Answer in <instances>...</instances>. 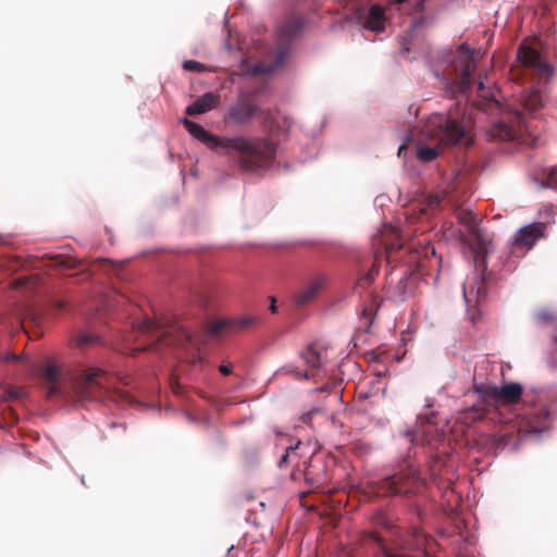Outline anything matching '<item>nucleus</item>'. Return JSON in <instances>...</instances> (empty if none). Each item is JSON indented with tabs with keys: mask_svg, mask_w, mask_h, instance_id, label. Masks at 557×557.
<instances>
[{
	"mask_svg": "<svg viewBox=\"0 0 557 557\" xmlns=\"http://www.w3.org/2000/svg\"><path fill=\"white\" fill-rule=\"evenodd\" d=\"M473 392L478 394L479 401L469 410L468 414L472 421L485 419L490 413H494L495 405L517 404L523 395V387L520 383L510 382L502 386L495 384H474Z\"/></svg>",
	"mask_w": 557,
	"mask_h": 557,
	"instance_id": "39448f33",
	"label": "nucleus"
},
{
	"mask_svg": "<svg viewBox=\"0 0 557 557\" xmlns=\"http://www.w3.org/2000/svg\"><path fill=\"white\" fill-rule=\"evenodd\" d=\"M372 520L377 525H383V527H386V528H392V523L388 520V517H387L386 512L383 511V510H377L373 515Z\"/></svg>",
	"mask_w": 557,
	"mask_h": 557,
	"instance_id": "c756f323",
	"label": "nucleus"
},
{
	"mask_svg": "<svg viewBox=\"0 0 557 557\" xmlns=\"http://www.w3.org/2000/svg\"><path fill=\"white\" fill-rule=\"evenodd\" d=\"M372 520L377 525H383V527H386V528H392V523L388 520V517H387L386 512L383 511V510H377L373 515Z\"/></svg>",
	"mask_w": 557,
	"mask_h": 557,
	"instance_id": "7c9ffc66",
	"label": "nucleus"
},
{
	"mask_svg": "<svg viewBox=\"0 0 557 557\" xmlns=\"http://www.w3.org/2000/svg\"><path fill=\"white\" fill-rule=\"evenodd\" d=\"M557 401V388L536 393L530 397L527 395L525 403L529 408L519 418L518 429L521 433H540L549 428L552 417L556 414L547 408V404Z\"/></svg>",
	"mask_w": 557,
	"mask_h": 557,
	"instance_id": "423d86ee",
	"label": "nucleus"
},
{
	"mask_svg": "<svg viewBox=\"0 0 557 557\" xmlns=\"http://www.w3.org/2000/svg\"><path fill=\"white\" fill-rule=\"evenodd\" d=\"M302 446V443L298 441L295 445H290L285 449V453L281 456L277 466L283 469L286 468L289 463H294L299 458L297 450Z\"/></svg>",
	"mask_w": 557,
	"mask_h": 557,
	"instance_id": "393cba45",
	"label": "nucleus"
},
{
	"mask_svg": "<svg viewBox=\"0 0 557 557\" xmlns=\"http://www.w3.org/2000/svg\"><path fill=\"white\" fill-rule=\"evenodd\" d=\"M416 285L417 277L414 275H409L401 278L395 288L396 299L399 301L407 300L410 296L413 295Z\"/></svg>",
	"mask_w": 557,
	"mask_h": 557,
	"instance_id": "5701e85b",
	"label": "nucleus"
},
{
	"mask_svg": "<svg viewBox=\"0 0 557 557\" xmlns=\"http://www.w3.org/2000/svg\"><path fill=\"white\" fill-rule=\"evenodd\" d=\"M257 114L261 119V122H262L263 126L267 127V128H271V124H272L273 119H274L272 110H270V109L259 110L258 109Z\"/></svg>",
	"mask_w": 557,
	"mask_h": 557,
	"instance_id": "2f4dec72",
	"label": "nucleus"
},
{
	"mask_svg": "<svg viewBox=\"0 0 557 557\" xmlns=\"http://www.w3.org/2000/svg\"><path fill=\"white\" fill-rule=\"evenodd\" d=\"M423 485L418 472L412 467H406L394 473L380 483L377 494L386 496L389 494H409L418 491Z\"/></svg>",
	"mask_w": 557,
	"mask_h": 557,
	"instance_id": "6e6552de",
	"label": "nucleus"
},
{
	"mask_svg": "<svg viewBox=\"0 0 557 557\" xmlns=\"http://www.w3.org/2000/svg\"><path fill=\"white\" fill-rule=\"evenodd\" d=\"M258 106L248 96H242L230 108L225 121L235 125H246L257 114Z\"/></svg>",
	"mask_w": 557,
	"mask_h": 557,
	"instance_id": "ddd939ff",
	"label": "nucleus"
},
{
	"mask_svg": "<svg viewBox=\"0 0 557 557\" xmlns=\"http://www.w3.org/2000/svg\"><path fill=\"white\" fill-rule=\"evenodd\" d=\"M182 122L191 136L209 148L218 149L225 154L231 151L238 152L240 156L238 162L244 170L253 171L261 166V163L272 160L275 156L276 145L269 138L249 140L243 136L216 137L188 119H183Z\"/></svg>",
	"mask_w": 557,
	"mask_h": 557,
	"instance_id": "f257e3e1",
	"label": "nucleus"
},
{
	"mask_svg": "<svg viewBox=\"0 0 557 557\" xmlns=\"http://www.w3.org/2000/svg\"><path fill=\"white\" fill-rule=\"evenodd\" d=\"M270 299H271L270 310H271L272 313H275L276 310H277V307H276V304H275L276 302L275 298L274 297H270Z\"/></svg>",
	"mask_w": 557,
	"mask_h": 557,
	"instance_id": "79ce46f5",
	"label": "nucleus"
},
{
	"mask_svg": "<svg viewBox=\"0 0 557 557\" xmlns=\"http://www.w3.org/2000/svg\"><path fill=\"white\" fill-rule=\"evenodd\" d=\"M478 90H479V96L481 98L488 100V101L497 102L494 91L491 88L485 87V85L482 81H480L478 84Z\"/></svg>",
	"mask_w": 557,
	"mask_h": 557,
	"instance_id": "c85d7f7f",
	"label": "nucleus"
},
{
	"mask_svg": "<svg viewBox=\"0 0 557 557\" xmlns=\"http://www.w3.org/2000/svg\"><path fill=\"white\" fill-rule=\"evenodd\" d=\"M259 318L256 315H240L230 319H221L210 324L209 333L211 335H218L222 331H228L232 333L247 331L259 324Z\"/></svg>",
	"mask_w": 557,
	"mask_h": 557,
	"instance_id": "f8f14e48",
	"label": "nucleus"
},
{
	"mask_svg": "<svg viewBox=\"0 0 557 557\" xmlns=\"http://www.w3.org/2000/svg\"><path fill=\"white\" fill-rule=\"evenodd\" d=\"M67 304L65 300H55L53 307L57 311H62L66 308Z\"/></svg>",
	"mask_w": 557,
	"mask_h": 557,
	"instance_id": "58836bf2",
	"label": "nucleus"
},
{
	"mask_svg": "<svg viewBox=\"0 0 557 557\" xmlns=\"http://www.w3.org/2000/svg\"><path fill=\"white\" fill-rule=\"evenodd\" d=\"M445 197H446V195H438V194L429 196V198H428L429 206L431 208L438 207Z\"/></svg>",
	"mask_w": 557,
	"mask_h": 557,
	"instance_id": "e433bc0d",
	"label": "nucleus"
},
{
	"mask_svg": "<svg viewBox=\"0 0 557 557\" xmlns=\"http://www.w3.org/2000/svg\"><path fill=\"white\" fill-rule=\"evenodd\" d=\"M72 397L76 403L85 405L110 397L114 401L127 400L124 392H109L111 376L99 368H82L71 371L66 377Z\"/></svg>",
	"mask_w": 557,
	"mask_h": 557,
	"instance_id": "20e7f679",
	"label": "nucleus"
},
{
	"mask_svg": "<svg viewBox=\"0 0 557 557\" xmlns=\"http://www.w3.org/2000/svg\"><path fill=\"white\" fill-rule=\"evenodd\" d=\"M299 358L306 366V369L297 367L293 372L298 377L306 380H315L324 372L326 363V351L319 343L309 344L299 352Z\"/></svg>",
	"mask_w": 557,
	"mask_h": 557,
	"instance_id": "1a4fd4ad",
	"label": "nucleus"
},
{
	"mask_svg": "<svg viewBox=\"0 0 557 557\" xmlns=\"http://www.w3.org/2000/svg\"><path fill=\"white\" fill-rule=\"evenodd\" d=\"M138 332L148 342L147 346L136 348L138 351L160 350L162 347L178 345L186 350V361L196 366L205 362L200 355L201 338L190 333L177 321L168 319H145L137 323Z\"/></svg>",
	"mask_w": 557,
	"mask_h": 557,
	"instance_id": "f03ea898",
	"label": "nucleus"
},
{
	"mask_svg": "<svg viewBox=\"0 0 557 557\" xmlns=\"http://www.w3.org/2000/svg\"><path fill=\"white\" fill-rule=\"evenodd\" d=\"M50 259L51 265L57 269H73L78 263L74 257H64L61 255L52 256Z\"/></svg>",
	"mask_w": 557,
	"mask_h": 557,
	"instance_id": "cd10ccee",
	"label": "nucleus"
},
{
	"mask_svg": "<svg viewBox=\"0 0 557 557\" xmlns=\"http://www.w3.org/2000/svg\"><path fill=\"white\" fill-rule=\"evenodd\" d=\"M404 150H406V145H401V146L399 147V149H398V156H400V154H401V152H403Z\"/></svg>",
	"mask_w": 557,
	"mask_h": 557,
	"instance_id": "49530a36",
	"label": "nucleus"
},
{
	"mask_svg": "<svg viewBox=\"0 0 557 557\" xmlns=\"http://www.w3.org/2000/svg\"><path fill=\"white\" fill-rule=\"evenodd\" d=\"M385 25L384 10L380 5H373L369 10L364 21L363 27L372 32L383 30Z\"/></svg>",
	"mask_w": 557,
	"mask_h": 557,
	"instance_id": "412c9836",
	"label": "nucleus"
},
{
	"mask_svg": "<svg viewBox=\"0 0 557 557\" xmlns=\"http://www.w3.org/2000/svg\"><path fill=\"white\" fill-rule=\"evenodd\" d=\"M325 283L326 277L323 275L312 278L294 295V304L297 307L309 305L317 298L320 290L325 286Z\"/></svg>",
	"mask_w": 557,
	"mask_h": 557,
	"instance_id": "f3484780",
	"label": "nucleus"
},
{
	"mask_svg": "<svg viewBox=\"0 0 557 557\" xmlns=\"http://www.w3.org/2000/svg\"><path fill=\"white\" fill-rule=\"evenodd\" d=\"M219 371L223 375H230L232 373V366L231 364H221L219 367Z\"/></svg>",
	"mask_w": 557,
	"mask_h": 557,
	"instance_id": "4c0bfd02",
	"label": "nucleus"
},
{
	"mask_svg": "<svg viewBox=\"0 0 557 557\" xmlns=\"http://www.w3.org/2000/svg\"><path fill=\"white\" fill-rule=\"evenodd\" d=\"M517 119L520 126H522L521 114L517 111Z\"/></svg>",
	"mask_w": 557,
	"mask_h": 557,
	"instance_id": "a18cd8bd",
	"label": "nucleus"
},
{
	"mask_svg": "<svg viewBox=\"0 0 557 557\" xmlns=\"http://www.w3.org/2000/svg\"><path fill=\"white\" fill-rule=\"evenodd\" d=\"M448 62V75L453 76L451 81L460 92H468L472 87L471 76L476 67L474 51L466 45H460Z\"/></svg>",
	"mask_w": 557,
	"mask_h": 557,
	"instance_id": "0eeeda50",
	"label": "nucleus"
},
{
	"mask_svg": "<svg viewBox=\"0 0 557 557\" xmlns=\"http://www.w3.org/2000/svg\"><path fill=\"white\" fill-rule=\"evenodd\" d=\"M219 101L220 96L218 94L206 92L186 108V114L197 115L206 113L215 108Z\"/></svg>",
	"mask_w": 557,
	"mask_h": 557,
	"instance_id": "aec40b11",
	"label": "nucleus"
},
{
	"mask_svg": "<svg viewBox=\"0 0 557 557\" xmlns=\"http://www.w3.org/2000/svg\"><path fill=\"white\" fill-rule=\"evenodd\" d=\"M517 57L523 65L533 69L541 79H547L550 76V65L542 60L536 49L522 44L517 51Z\"/></svg>",
	"mask_w": 557,
	"mask_h": 557,
	"instance_id": "2eb2a0df",
	"label": "nucleus"
},
{
	"mask_svg": "<svg viewBox=\"0 0 557 557\" xmlns=\"http://www.w3.org/2000/svg\"><path fill=\"white\" fill-rule=\"evenodd\" d=\"M25 389L23 387H12L8 389L9 398L11 399H17L23 398L25 396Z\"/></svg>",
	"mask_w": 557,
	"mask_h": 557,
	"instance_id": "c9c22d12",
	"label": "nucleus"
},
{
	"mask_svg": "<svg viewBox=\"0 0 557 557\" xmlns=\"http://www.w3.org/2000/svg\"><path fill=\"white\" fill-rule=\"evenodd\" d=\"M423 265L421 262L418 263V268L421 269Z\"/></svg>",
	"mask_w": 557,
	"mask_h": 557,
	"instance_id": "09e8293b",
	"label": "nucleus"
},
{
	"mask_svg": "<svg viewBox=\"0 0 557 557\" xmlns=\"http://www.w3.org/2000/svg\"><path fill=\"white\" fill-rule=\"evenodd\" d=\"M23 357L22 356H17L15 354H8L5 357H4V360L5 361H18L21 360Z\"/></svg>",
	"mask_w": 557,
	"mask_h": 557,
	"instance_id": "ea45409f",
	"label": "nucleus"
},
{
	"mask_svg": "<svg viewBox=\"0 0 557 557\" xmlns=\"http://www.w3.org/2000/svg\"><path fill=\"white\" fill-rule=\"evenodd\" d=\"M522 109L529 113H534L544 106V97L537 89L530 90L522 96Z\"/></svg>",
	"mask_w": 557,
	"mask_h": 557,
	"instance_id": "4be33fe9",
	"label": "nucleus"
},
{
	"mask_svg": "<svg viewBox=\"0 0 557 557\" xmlns=\"http://www.w3.org/2000/svg\"><path fill=\"white\" fill-rule=\"evenodd\" d=\"M183 69L186 71H191V72H203L206 66H205V64H202L198 61L186 60L183 63Z\"/></svg>",
	"mask_w": 557,
	"mask_h": 557,
	"instance_id": "473e14b6",
	"label": "nucleus"
},
{
	"mask_svg": "<svg viewBox=\"0 0 557 557\" xmlns=\"http://www.w3.org/2000/svg\"><path fill=\"white\" fill-rule=\"evenodd\" d=\"M546 235V224L534 222L520 227L510 242V252L517 258L523 257L531 250L537 240Z\"/></svg>",
	"mask_w": 557,
	"mask_h": 557,
	"instance_id": "9d476101",
	"label": "nucleus"
},
{
	"mask_svg": "<svg viewBox=\"0 0 557 557\" xmlns=\"http://www.w3.org/2000/svg\"><path fill=\"white\" fill-rule=\"evenodd\" d=\"M420 134L423 140L434 144L416 149L417 159L424 163L435 160L443 146L471 144L467 129L457 120L441 113L431 114L421 126Z\"/></svg>",
	"mask_w": 557,
	"mask_h": 557,
	"instance_id": "7ed1b4c3",
	"label": "nucleus"
},
{
	"mask_svg": "<svg viewBox=\"0 0 557 557\" xmlns=\"http://www.w3.org/2000/svg\"><path fill=\"white\" fill-rule=\"evenodd\" d=\"M306 24L302 15H290L280 26L277 30V50L275 53V61L272 67L283 65L285 58L288 54V44L297 34L304 28ZM269 69L268 71H272Z\"/></svg>",
	"mask_w": 557,
	"mask_h": 557,
	"instance_id": "9b49d317",
	"label": "nucleus"
},
{
	"mask_svg": "<svg viewBox=\"0 0 557 557\" xmlns=\"http://www.w3.org/2000/svg\"><path fill=\"white\" fill-rule=\"evenodd\" d=\"M40 379L48 388L49 397L61 393L62 374L55 364L48 362L40 370Z\"/></svg>",
	"mask_w": 557,
	"mask_h": 557,
	"instance_id": "6ab92c4d",
	"label": "nucleus"
},
{
	"mask_svg": "<svg viewBox=\"0 0 557 557\" xmlns=\"http://www.w3.org/2000/svg\"><path fill=\"white\" fill-rule=\"evenodd\" d=\"M502 127L506 128V133H505V135H500V136L504 138H511V136H512L511 131L509 128H507L506 125H502Z\"/></svg>",
	"mask_w": 557,
	"mask_h": 557,
	"instance_id": "37998d69",
	"label": "nucleus"
},
{
	"mask_svg": "<svg viewBox=\"0 0 557 557\" xmlns=\"http://www.w3.org/2000/svg\"><path fill=\"white\" fill-rule=\"evenodd\" d=\"M456 219L463 227L460 231V239L465 244L471 245L472 243L478 244L481 242V231L478 226L476 218L471 210L465 208L456 209Z\"/></svg>",
	"mask_w": 557,
	"mask_h": 557,
	"instance_id": "dca6fc26",
	"label": "nucleus"
},
{
	"mask_svg": "<svg viewBox=\"0 0 557 557\" xmlns=\"http://www.w3.org/2000/svg\"><path fill=\"white\" fill-rule=\"evenodd\" d=\"M379 273V268L374 262L371 263L369 270L361 275L357 281V287L367 289L373 282Z\"/></svg>",
	"mask_w": 557,
	"mask_h": 557,
	"instance_id": "a878e982",
	"label": "nucleus"
},
{
	"mask_svg": "<svg viewBox=\"0 0 557 557\" xmlns=\"http://www.w3.org/2000/svg\"><path fill=\"white\" fill-rule=\"evenodd\" d=\"M534 319L543 325L554 324L557 321V313L548 308H542L534 313Z\"/></svg>",
	"mask_w": 557,
	"mask_h": 557,
	"instance_id": "bb28decb",
	"label": "nucleus"
},
{
	"mask_svg": "<svg viewBox=\"0 0 557 557\" xmlns=\"http://www.w3.org/2000/svg\"><path fill=\"white\" fill-rule=\"evenodd\" d=\"M463 297L468 306H470L471 302L480 305V302L485 299L486 285L482 274L473 273L468 282L463 284Z\"/></svg>",
	"mask_w": 557,
	"mask_h": 557,
	"instance_id": "a211bd4d",
	"label": "nucleus"
},
{
	"mask_svg": "<svg viewBox=\"0 0 557 557\" xmlns=\"http://www.w3.org/2000/svg\"><path fill=\"white\" fill-rule=\"evenodd\" d=\"M306 483L310 488L300 493V497H305L313 490L320 488L327 481L326 467L319 456H312L304 470Z\"/></svg>",
	"mask_w": 557,
	"mask_h": 557,
	"instance_id": "4468645a",
	"label": "nucleus"
},
{
	"mask_svg": "<svg viewBox=\"0 0 557 557\" xmlns=\"http://www.w3.org/2000/svg\"><path fill=\"white\" fill-rule=\"evenodd\" d=\"M28 318H29V320H32L33 322L37 323L38 317H37L34 312H29V313H28Z\"/></svg>",
	"mask_w": 557,
	"mask_h": 557,
	"instance_id": "c03bdc74",
	"label": "nucleus"
},
{
	"mask_svg": "<svg viewBox=\"0 0 557 557\" xmlns=\"http://www.w3.org/2000/svg\"><path fill=\"white\" fill-rule=\"evenodd\" d=\"M480 319V310H475L474 312H470V320L472 323H476V321Z\"/></svg>",
	"mask_w": 557,
	"mask_h": 557,
	"instance_id": "a19ab883",
	"label": "nucleus"
},
{
	"mask_svg": "<svg viewBox=\"0 0 557 557\" xmlns=\"http://www.w3.org/2000/svg\"><path fill=\"white\" fill-rule=\"evenodd\" d=\"M98 341V336L94 334H82L77 337V345L85 346L89 344H94Z\"/></svg>",
	"mask_w": 557,
	"mask_h": 557,
	"instance_id": "72a5a7b5",
	"label": "nucleus"
},
{
	"mask_svg": "<svg viewBox=\"0 0 557 557\" xmlns=\"http://www.w3.org/2000/svg\"><path fill=\"white\" fill-rule=\"evenodd\" d=\"M376 310H377L376 299L373 297L372 294H370L368 296V300L364 302V305L362 306L361 311H360V315H361L360 327L361 329H363L364 331L369 330Z\"/></svg>",
	"mask_w": 557,
	"mask_h": 557,
	"instance_id": "b1692460",
	"label": "nucleus"
},
{
	"mask_svg": "<svg viewBox=\"0 0 557 557\" xmlns=\"http://www.w3.org/2000/svg\"><path fill=\"white\" fill-rule=\"evenodd\" d=\"M546 185L552 188H557V168H552L546 177Z\"/></svg>",
	"mask_w": 557,
	"mask_h": 557,
	"instance_id": "f704fd0d",
	"label": "nucleus"
},
{
	"mask_svg": "<svg viewBox=\"0 0 557 557\" xmlns=\"http://www.w3.org/2000/svg\"><path fill=\"white\" fill-rule=\"evenodd\" d=\"M555 342L557 343V337H555Z\"/></svg>",
	"mask_w": 557,
	"mask_h": 557,
	"instance_id": "8fccbe9b",
	"label": "nucleus"
},
{
	"mask_svg": "<svg viewBox=\"0 0 557 557\" xmlns=\"http://www.w3.org/2000/svg\"><path fill=\"white\" fill-rule=\"evenodd\" d=\"M406 0H396L397 3H403L405 2Z\"/></svg>",
	"mask_w": 557,
	"mask_h": 557,
	"instance_id": "de8ad7c7",
	"label": "nucleus"
}]
</instances>
